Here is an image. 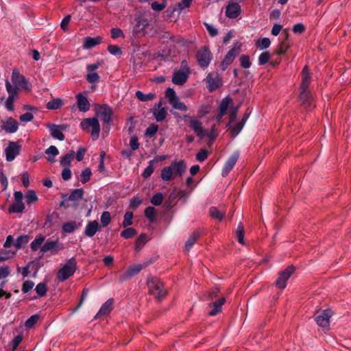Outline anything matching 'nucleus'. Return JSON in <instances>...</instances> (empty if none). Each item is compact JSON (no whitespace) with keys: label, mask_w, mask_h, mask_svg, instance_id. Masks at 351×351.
Segmentation results:
<instances>
[{"label":"nucleus","mask_w":351,"mask_h":351,"mask_svg":"<svg viewBox=\"0 0 351 351\" xmlns=\"http://www.w3.org/2000/svg\"><path fill=\"white\" fill-rule=\"evenodd\" d=\"M186 170V163L183 160H175L171 165L165 167L161 170L160 177L165 182L170 181L173 176L181 177Z\"/></svg>","instance_id":"obj_1"},{"label":"nucleus","mask_w":351,"mask_h":351,"mask_svg":"<svg viewBox=\"0 0 351 351\" xmlns=\"http://www.w3.org/2000/svg\"><path fill=\"white\" fill-rule=\"evenodd\" d=\"M77 261L74 257L69 258L57 272V278L59 282H64L73 276L77 269Z\"/></svg>","instance_id":"obj_2"},{"label":"nucleus","mask_w":351,"mask_h":351,"mask_svg":"<svg viewBox=\"0 0 351 351\" xmlns=\"http://www.w3.org/2000/svg\"><path fill=\"white\" fill-rule=\"evenodd\" d=\"M80 128L82 130L90 133L93 141L99 138L100 125L97 118L93 117L83 119L80 123Z\"/></svg>","instance_id":"obj_3"},{"label":"nucleus","mask_w":351,"mask_h":351,"mask_svg":"<svg viewBox=\"0 0 351 351\" xmlns=\"http://www.w3.org/2000/svg\"><path fill=\"white\" fill-rule=\"evenodd\" d=\"M97 115L101 119L103 130L106 132H109L113 124L112 108L108 104H102L98 107Z\"/></svg>","instance_id":"obj_4"},{"label":"nucleus","mask_w":351,"mask_h":351,"mask_svg":"<svg viewBox=\"0 0 351 351\" xmlns=\"http://www.w3.org/2000/svg\"><path fill=\"white\" fill-rule=\"evenodd\" d=\"M191 73L188 62L186 60L181 61L180 67L176 71L172 76V82L178 86H182L186 83Z\"/></svg>","instance_id":"obj_5"},{"label":"nucleus","mask_w":351,"mask_h":351,"mask_svg":"<svg viewBox=\"0 0 351 351\" xmlns=\"http://www.w3.org/2000/svg\"><path fill=\"white\" fill-rule=\"evenodd\" d=\"M147 287L149 293L157 300L164 298L167 294V291L164 287V284L156 278H152L147 280Z\"/></svg>","instance_id":"obj_6"},{"label":"nucleus","mask_w":351,"mask_h":351,"mask_svg":"<svg viewBox=\"0 0 351 351\" xmlns=\"http://www.w3.org/2000/svg\"><path fill=\"white\" fill-rule=\"evenodd\" d=\"M196 59L199 67L203 69L207 68L213 59V55L209 48L206 46L200 48L197 51Z\"/></svg>","instance_id":"obj_7"},{"label":"nucleus","mask_w":351,"mask_h":351,"mask_svg":"<svg viewBox=\"0 0 351 351\" xmlns=\"http://www.w3.org/2000/svg\"><path fill=\"white\" fill-rule=\"evenodd\" d=\"M165 97L174 109L181 111H186L188 110V107L184 103L180 101V98L173 88L169 87L166 89Z\"/></svg>","instance_id":"obj_8"},{"label":"nucleus","mask_w":351,"mask_h":351,"mask_svg":"<svg viewBox=\"0 0 351 351\" xmlns=\"http://www.w3.org/2000/svg\"><path fill=\"white\" fill-rule=\"evenodd\" d=\"M331 316L332 311L330 309L318 310L315 314V320L319 327L328 329Z\"/></svg>","instance_id":"obj_9"},{"label":"nucleus","mask_w":351,"mask_h":351,"mask_svg":"<svg viewBox=\"0 0 351 351\" xmlns=\"http://www.w3.org/2000/svg\"><path fill=\"white\" fill-rule=\"evenodd\" d=\"M241 44L237 43L234 46L228 51L225 56L223 61L220 64V69L224 71L227 69L228 66L234 61L237 55L241 50Z\"/></svg>","instance_id":"obj_10"},{"label":"nucleus","mask_w":351,"mask_h":351,"mask_svg":"<svg viewBox=\"0 0 351 351\" xmlns=\"http://www.w3.org/2000/svg\"><path fill=\"white\" fill-rule=\"evenodd\" d=\"M295 267L293 265L288 266L283 271H280L276 281V286L278 289H283L287 286V281L293 274Z\"/></svg>","instance_id":"obj_11"},{"label":"nucleus","mask_w":351,"mask_h":351,"mask_svg":"<svg viewBox=\"0 0 351 351\" xmlns=\"http://www.w3.org/2000/svg\"><path fill=\"white\" fill-rule=\"evenodd\" d=\"M11 80L14 84V86H20L25 90H30L32 89V84L16 69L12 70Z\"/></svg>","instance_id":"obj_12"},{"label":"nucleus","mask_w":351,"mask_h":351,"mask_svg":"<svg viewBox=\"0 0 351 351\" xmlns=\"http://www.w3.org/2000/svg\"><path fill=\"white\" fill-rule=\"evenodd\" d=\"M151 263V261H146L143 263L142 264H138L131 266L125 272H124L120 276L121 281H125L129 280L134 276L138 274L143 269L147 267Z\"/></svg>","instance_id":"obj_13"},{"label":"nucleus","mask_w":351,"mask_h":351,"mask_svg":"<svg viewBox=\"0 0 351 351\" xmlns=\"http://www.w3.org/2000/svg\"><path fill=\"white\" fill-rule=\"evenodd\" d=\"M21 145L14 141L8 143L5 149V159L8 162H11L20 154Z\"/></svg>","instance_id":"obj_14"},{"label":"nucleus","mask_w":351,"mask_h":351,"mask_svg":"<svg viewBox=\"0 0 351 351\" xmlns=\"http://www.w3.org/2000/svg\"><path fill=\"white\" fill-rule=\"evenodd\" d=\"M239 152L236 151L228 158L221 170V176L223 177H226L230 171L233 169L239 159Z\"/></svg>","instance_id":"obj_15"},{"label":"nucleus","mask_w":351,"mask_h":351,"mask_svg":"<svg viewBox=\"0 0 351 351\" xmlns=\"http://www.w3.org/2000/svg\"><path fill=\"white\" fill-rule=\"evenodd\" d=\"M63 246L58 241L47 240L41 247L43 254L50 252L51 254H56Z\"/></svg>","instance_id":"obj_16"},{"label":"nucleus","mask_w":351,"mask_h":351,"mask_svg":"<svg viewBox=\"0 0 351 351\" xmlns=\"http://www.w3.org/2000/svg\"><path fill=\"white\" fill-rule=\"evenodd\" d=\"M162 102L160 101L154 105L152 110L153 115L157 122H161L165 120L167 115V111L165 107L162 106Z\"/></svg>","instance_id":"obj_17"},{"label":"nucleus","mask_w":351,"mask_h":351,"mask_svg":"<svg viewBox=\"0 0 351 351\" xmlns=\"http://www.w3.org/2000/svg\"><path fill=\"white\" fill-rule=\"evenodd\" d=\"M241 12V6L237 2L229 3L226 8V15L231 19L237 18L240 15Z\"/></svg>","instance_id":"obj_18"},{"label":"nucleus","mask_w":351,"mask_h":351,"mask_svg":"<svg viewBox=\"0 0 351 351\" xmlns=\"http://www.w3.org/2000/svg\"><path fill=\"white\" fill-rule=\"evenodd\" d=\"M114 304V299L110 298L106 302H105L100 307L99 311L95 315L94 319H98L101 317H104L110 314L111 311L112 310V306Z\"/></svg>","instance_id":"obj_19"},{"label":"nucleus","mask_w":351,"mask_h":351,"mask_svg":"<svg viewBox=\"0 0 351 351\" xmlns=\"http://www.w3.org/2000/svg\"><path fill=\"white\" fill-rule=\"evenodd\" d=\"M136 23L133 27V32L135 34H140L143 32L145 27L148 25L147 19L142 15H138L134 19Z\"/></svg>","instance_id":"obj_20"},{"label":"nucleus","mask_w":351,"mask_h":351,"mask_svg":"<svg viewBox=\"0 0 351 351\" xmlns=\"http://www.w3.org/2000/svg\"><path fill=\"white\" fill-rule=\"evenodd\" d=\"M99 230L100 227L97 221H89L85 227L84 234L88 237H93Z\"/></svg>","instance_id":"obj_21"},{"label":"nucleus","mask_w":351,"mask_h":351,"mask_svg":"<svg viewBox=\"0 0 351 351\" xmlns=\"http://www.w3.org/2000/svg\"><path fill=\"white\" fill-rule=\"evenodd\" d=\"M77 105L80 112H86L90 109V103L86 96L82 93L77 94L76 95Z\"/></svg>","instance_id":"obj_22"},{"label":"nucleus","mask_w":351,"mask_h":351,"mask_svg":"<svg viewBox=\"0 0 351 351\" xmlns=\"http://www.w3.org/2000/svg\"><path fill=\"white\" fill-rule=\"evenodd\" d=\"M47 128L49 130L50 135L56 139L62 141L65 139V136L62 132L58 128V125L53 123H48Z\"/></svg>","instance_id":"obj_23"},{"label":"nucleus","mask_w":351,"mask_h":351,"mask_svg":"<svg viewBox=\"0 0 351 351\" xmlns=\"http://www.w3.org/2000/svg\"><path fill=\"white\" fill-rule=\"evenodd\" d=\"M225 302V298L222 297L218 300L209 303L208 306L213 307V308L208 312V315L210 316H215L221 312L222 306L224 304Z\"/></svg>","instance_id":"obj_24"},{"label":"nucleus","mask_w":351,"mask_h":351,"mask_svg":"<svg viewBox=\"0 0 351 351\" xmlns=\"http://www.w3.org/2000/svg\"><path fill=\"white\" fill-rule=\"evenodd\" d=\"M311 74L309 72L308 66L305 65L302 71V82L300 88L308 89L311 83Z\"/></svg>","instance_id":"obj_25"},{"label":"nucleus","mask_w":351,"mask_h":351,"mask_svg":"<svg viewBox=\"0 0 351 351\" xmlns=\"http://www.w3.org/2000/svg\"><path fill=\"white\" fill-rule=\"evenodd\" d=\"M19 128V124L16 120L10 117L2 125V129L8 133H15Z\"/></svg>","instance_id":"obj_26"},{"label":"nucleus","mask_w":351,"mask_h":351,"mask_svg":"<svg viewBox=\"0 0 351 351\" xmlns=\"http://www.w3.org/2000/svg\"><path fill=\"white\" fill-rule=\"evenodd\" d=\"M206 82L208 84V89L212 92L221 86V82L219 78L213 77L211 73H209L206 77Z\"/></svg>","instance_id":"obj_27"},{"label":"nucleus","mask_w":351,"mask_h":351,"mask_svg":"<svg viewBox=\"0 0 351 351\" xmlns=\"http://www.w3.org/2000/svg\"><path fill=\"white\" fill-rule=\"evenodd\" d=\"M47 155L46 159L50 163H54L56 161V157L59 154V150L54 145L49 146L45 152Z\"/></svg>","instance_id":"obj_28"},{"label":"nucleus","mask_w":351,"mask_h":351,"mask_svg":"<svg viewBox=\"0 0 351 351\" xmlns=\"http://www.w3.org/2000/svg\"><path fill=\"white\" fill-rule=\"evenodd\" d=\"M5 88L8 93V97L12 99H17L19 97V88L12 85L9 80H5Z\"/></svg>","instance_id":"obj_29"},{"label":"nucleus","mask_w":351,"mask_h":351,"mask_svg":"<svg viewBox=\"0 0 351 351\" xmlns=\"http://www.w3.org/2000/svg\"><path fill=\"white\" fill-rule=\"evenodd\" d=\"M101 42V38L100 36H97L95 38L87 36L84 39L83 47L84 49H91L99 45Z\"/></svg>","instance_id":"obj_30"},{"label":"nucleus","mask_w":351,"mask_h":351,"mask_svg":"<svg viewBox=\"0 0 351 351\" xmlns=\"http://www.w3.org/2000/svg\"><path fill=\"white\" fill-rule=\"evenodd\" d=\"M202 231L201 230H197L190 236L185 243V250L189 251L193 247L195 241L202 234Z\"/></svg>","instance_id":"obj_31"},{"label":"nucleus","mask_w":351,"mask_h":351,"mask_svg":"<svg viewBox=\"0 0 351 351\" xmlns=\"http://www.w3.org/2000/svg\"><path fill=\"white\" fill-rule=\"evenodd\" d=\"M232 104V99L230 97H224L219 104L220 117L224 116L227 113L228 108Z\"/></svg>","instance_id":"obj_32"},{"label":"nucleus","mask_w":351,"mask_h":351,"mask_svg":"<svg viewBox=\"0 0 351 351\" xmlns=\"http://www.w3.org/2000/svg\"><path fill=\"white\" fill-rule=\"evenodd\" d=\"M189 126L195 132H199L202 134H204V130L202 127L201 121H198L195 117H191L189 121Z\"/></svg>","instance_id":"obj_33"},{"label":"nucleus","mask_w":351,"mask_h":351,"mask_svg":"<svg viewBox=\"0 0 351 351\" xmlns=\"http://www.w3.org/2000/svg\"><path fill=\"white\" fill-rule=\"evenodd\" d=\"M84 193V191L83 189H75L72 190L70 195L67 197L69 200L76 202L83 198Z\"/></svg>","instance_id":"obj_34"},{"label":"nucleus","mask_w":351,"mask_h":351,"mask_svg":"<svg viewBox=\"0 0 351 351\" xmlns=\"http://www.w3.org/2000/svg\"><path fill=\"white\" fill-rule=\"evenodd\" d=\"M311 99V93L308 89L300 88V100L303 105H308Z\"/></svg>","instance_id":"obj_35"},{"label":"nucleus","mask_w":351,"mask_h":351,"mask_svg":"<svg viewBox=\"0 0 351 351\" xmlns=\"http://www.w3.org/2000/svg\"><path fill=\"white\" fill-rule=\"evenodd\" d=\"M25 204L23 202H14L8 208L9 213H20L25 209Z\"/></svg>","instance_id":"obj_36"},{"label":"nucleus","mask_w":351,"mask_h":351,"mask_svg":"<svg viewBox=\"0 0 351 351\" xmlns=\"http://www.w3.org/2000/svg\"><path fill=\"white\" fill-rule=\"evenodd\" d=\"M244 227L242 224V223H239L237 226L236 232H235V237L237 238V241L241 244L242 245H245V243L244 241Z\"/></svg>","instance_id":"obj_37"},{"label":"nucleus","mask_w":351,"mask_h":351,"mask_svg":"<svg viewBox=\"0 0 351 351\" xmlns=\"http://www.w3.org/2000/svg\"><path fill=\"white\" fill-rule=\"evenodd\" d=\"M75 156V152L71 150L69 152L66 153L64 155L60 161V165L62 167H68L71 165V160Z\"/></svg>","instance_id":"obj_38"},{"label":"nucleus","mask_w":351,"mask_h":351,"mask_svg":"<svg viewBox=\"0 0 351 351\" xmlns=\"http://www.w3.org/2000/svg\"><path fill=\"white\" fill-rule=\"evenodd\" d=\"M78 226L75 221H69L63 223L62 232L64 233H73L77 228Z\"/></svg>","instance_id":"obj_39"},{"label":"nucleus","mask_w":351,"mask_h":351,"mask_svg":"<svg viewBox=\"0 0 351 351\" xmlns=\"http://www.w3.org/2000/svg\"><path fill=\"white\" fill-rule=\"evenodd\" d=\"M45 237L43 235H38L36 237V238L34 239V241H32L30 244V248L32 251L35 252L37 251L39 248L41 249L42 244L45 241Z\"/></svg>","instance_id":"obj_40"},{"label":"nucleus","mask_w":351,"mask_h":351,"mask_svg":"<svg viewBox=\"0 0 351 351\" xmlns=\"http://www.w3.org/2000/svg\"><path fill=\"white\" fill-rule=\"evenodd\" d=\"M135 96L141 101L146 102V101L153 100L155 98L156 95L152 93H149L148 94H144L142 91L137 90L135 93Z\"/></svg>","instance_id":"obj_41"},{"label":"nucleus","mask_w":351,"mask_h":351,"mask_svg":"<svg viewBox=\"0 0 351 351\" xmlns=\"http://www.w3.org/2000/svg\"><path fill=\"white\" fill-rule=\"evenodd\" d=\"M63 105V101L60 98H56L49 101L47 104V108L49 110H58Z\"/></svg>","instance_id":"obj_42"},{"label":"nucleus","mask_w":351,"mask_h":351,"mask_svg":"<svg viewBox=\"0 0 351 351\" xmlns=\"http://www.w3.org/2000/svg\"><path fill=\"white\" fill-rule=\"evenodd\" d=\"M29 241V237L27 235H21L17 237L14 243V247L18 250L25 246Z\"/></svg>","instance_id":"obj_43"},{"label":"nucleus","mask_w":351,"mask_h":351,"mask_svg":"<svg viewBox=\"0 0 351 351\" xmlns=\"http://www.w3.org/2000/svg\"><path fill=\"white\" fill-rule=\"evenodd\" d=\"M25 199L28 205L35 203L38 200V197L36 192L33 190H29L25 195Z\"/></svg>","instance_id":"obj_44"},{"label":"nucleus","mask_w":351,"mask_h":351,"mask_svg":"<svg viewBox=\"0 0 351 351\" xmlns=\"http://www.w3.org/2000/svg\"><path fill=\"white\" fill-rule=\"evenodd\" d=\"M145 216L153 223L156 221V210L152 206H148L145 210Z\"/></svg>","instance_id":"obj_45"},{"label":"nucleus","mask_w":351,"mask_h":351,"mask_svg":"<svg viewBox=\"0 0 351 351\" xmlns=\"http://www.w3.org/2000/svg\"><path fill=\"white\" fill-rule=\"evenodd\" d=\"M192 1L193 0H180L178 3L177 7L173 9V12L178 10L179 12H181L184 8H189Z\"/></svg>","instance_id":"obj_46"},{"label":"nucleus","mask_w":351,"mask_h":351,"mask_svg":"<svg viewBox=\"0 0 351 351\" xmlns=\"http://www.w3.org/2000/svg\"><path fill=\"white\" fill-rule=\"evenodd\" d=\"M271 45V41L269 38L264 37L258 40L256 43L257 47L261 50L268 48Z\"/></svg>","instance_id":"obj_47"},{"label":"nucleus","mask_w":351,"mask_h":351,"mask_svg":"<svg viewBox=\"0 0 351 351\" xmlns=\"http://www.w3.org/2000/svg\"><path fill=\"white\" fill-rule=\"evenodd\" d=\"M100 221H101V226L103 228H105V227L108 226V224L111 221V215H110V212H108V211H104L101 213V218H100Z\"/></svg>","instance_id":"obj_48"},{"label":"nucleus","mask_w":351,"mask_h":351,"mask_svg":"<svg viewBox=\"0 0 351 351\" xmlns=\"http://www.w3.org/2000/svg\"><path fill=\"white\" fill-rule=\"evenodd\" d=\"M210 215L213 219L217 220H222L224 217V214L221 213L216 207H211L210 208Z\"/></svg>","instance_id":"obj_49"},{"label":"nucleus","mask_w":351,"mask_h":351,"mask_svg":"<svg viewBox=\"0 0 351 351\" xmlns=\"http://www.w3.org/2000/svg\"><path fill=\"white\" fill-rule=\"evenodd\" d=\"M133 213L132 212H126L123 216V221L122 226L123 228H127L133 223Z\"/></svg>","instance_id":"obj_50"},{"label":"nucleus","mask_w":351,"mask_h":351,"mask_svg":"<svg viewBox=\"0 0 351 351\" xmlns=\"http://www.w3.org/2000/svg\"><path fill=\"white\" fill-rule=\"evenodd\" d=\"M147 235L145 234H141L136 239L135 242V250H139L142 248L144 244L147 242Z\"/></svg>","instance_id":"obj_51"},{"label":"nucleus","mask_w":351,"mask_h":351,"mask_svg":"<svg viewBox=\"0 0 351 351\" xmlns=\"http://www.w3.org/2000/svg\"><path fill=\"white\" fill-rule=\"evenodd\" d=\"M136 234V231L133 228H127L123 230L120 235L121 237L128 239L134 237Z\"/></svg>","instance_id":"obj_52"},{"label":"nucleus","mask_w":351,"mask_h":351,"mask_svg":"<svg viewBox=\"0 0 351 351\" xmlns=\"http://www.w3.org/2000/svg\"><path fill=\"white\" fill-rule=\"evenodd\" d=\"M239 62L243 69H249L252 65L250 57L247 55H241L239 58Z\"/></svg>","instance_id":"obj_53"},{"label":"nucleus","mask_w":351,"mask_h":351,"mask_svg":"<svg viewBox=\"0 0 351 351\" xmlns=\"http://www.w3.org/2000/svg\"><path fill=\"white\" fill-rule=\"evenodd\" d=\"M86 79L88 83L93 84L97 83L99 81L100 77L96 72H88Z\"/></svg>","instance_id":"obj_54"},{"label":"nucleus","mask_w":351,"mask_h":351,"mask_svg":"<svg viewBox=\"0 0 351 351\" xmlns=\"http://www.w3.org/2000/svg\"><path fill=\"white\" fill-rule=\"evenodd\" d=\"M35 291L39 296L43 297L47 293V287L45 283L40 282L36 285Z\"/></svg>","instance_id":"obj_55"},{"label":"nucleus","mask_w":351,"mask_h":351,"mask_svg":"<svg viewBox=\"0 0 351 351\" xmlns=\"http://www.w3.org/2000/svg\"><path fill=\"white\" fill-rule=\"evenodd\" d=\"M163 201V195L162 193L154 194L150 199V202L154 206H160Z\"/></svg>","instance_id":"obj_56"},{"label":"nucleus","mask_w":351,"mask_h":351,"mask_svg":"<svg viewBox=\"0 0 351 351\" xmlns=\"http://www.w3.org/2000/svg\"><path fill=\"white\" fill-rule=\"evenodd\" d=\"M158 130V125L156 123L150 124L146 129L145 135L149 138L152 137Z\"/></svg>","instance_id":"obj_57"},{"label":"nucleus","mask_w":351,"mask_h":351,"mask_svg":"<svg viewBox=\"0 0 351 351\" xmlns=\"http://www.w3.org/2000/svg\"><path fill=\"white\" fill-rule=\"evenodd\" d=\"M92 172L89 168L84 169L81 173V182L83 184L88 182L91 177Z\"/></svg>","instance_id":"obj_58"},{"label":"nucleus","mask_w":351,"mask_h":351,"mask_svg":"<svg viewBox=\"0 0 351 351\" xmlns=\"http://www.w3.org/2000/svg\"><path fill=\"white\" fill-rule=\"evenodd\" d=\"M108 51L110 54L115 56H121L123 53L121 49L119 47L114 45H108Z\"/></svg>","instance_id":"obj_59"},{"label":"nucleus","mask_w":351,"mask_h":351,"mask_svg":"<svg viewBox=\"0 0 351 351\" xmlns=\"http://www.w3.org/2000/svg\"><path fill=\"white\" fill-rule=\"evenodd\" d=\"M154 164L153 161H149L148 162L147 167L145 169L143 172L142 173V177L143 178H149L154 172Z\"/></svg>","instance_id":"obj_60"},{"label":"nucleus","mask_w":351,"mask_h":351,"mask_svg":"<svg viewBox=\"0 0 351 351\" xmlns=\"http://www.w3.org/2000/svg\"><path fill=\"white\" fill-rule=\"evenodd\" d=\"M38 318H39V316L37 314L32 315L29 318H28L25 321V327L28 328L33 327L38 322Z\"/></svg>","instance_id":"obj_61"},{"label":"nucleus","mask_w":351,"mask_h":351,"mask_svg":"<svg viewBox=\"0 0 351 351\" xmlns=\"http://www.w3.org/2000/svg\"><path fill=\"white\" fill-rule=\"evenodd\" d=\"M244 125V123H242L241 121L234 124L231 128L232 135L233 136H237L242 130Z\"/></svg>","instance_id":"obj_62"},{"label":"nucleus","mask_w":351,"mask_h":351,"mask_svg":"<svg viewBox=\"0 0 351 351\" xmlns=\"http://www.w3.org/2000/svg\"><path fill=\"white\" fill-rule=\"evenodd\" d=\"M23 335L19 334V335H17L10 342V345L12 346V351H14L17 347L19 346V345L20 344V343L23 340Z\"/></svg>","instance_id":"obj_63"},{"label":"nucleus","mask_w":351,"mask_h":351,"mask_svg":"<svg viewBox=\"0 0 351 351\" xmlns=\"http://www.w3.org/2000/svg\"><path fill=\"white\" fill-rule=\"evenodd\" d=\"M270 59V54L269 52L265 51L262 53L258 57V64L264 65L267 64Z\"/></svg>","instance_id":"obj_64"}]
</instances>
